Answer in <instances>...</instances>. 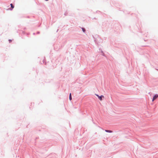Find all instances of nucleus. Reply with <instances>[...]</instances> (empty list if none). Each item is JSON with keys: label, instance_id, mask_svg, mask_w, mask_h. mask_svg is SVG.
Instances as JSON below:
<instances>
[{"label": "nucleus", "instance_id": "nucleus-1", "mask_svg": "<svg viewBox=\"0 0 158 158\" xmlns=\"http://www.w3.org/2000/svg\"><path fill=\"white\" fill-rule=\"evenodd\" d=\"M95 95L97 96L98 98L101 100L102 101V98H104V96L103 95H102L101 96H99L98 95L95 94Z\"/></svg>", "mask_w": 158, "mask_h": 158}, {"label": "nucleus", "instance_id": "nucleus-2", "mask_svg": "<svg viewBox=\"0 0 158 158\" xmlns=\"http://www.w3.org/2000/svg\"><path fill=\"white\" fill-rule=\"evenodd\" d=\"M158 97V95H155L153 97L152 101L153 102L154 100H155Z\"/></svg>", "mask_w": 158, "mask_h": 158}, {"label": "nucleus", "instance_id": "nucleus-4", "mask_svg": "<svg viewBox=\"0 0 158 158\" xmlns=\"http://www.w3.org/2000/svg\"><path fill=\"white\" fill-rule=\"evenodd\" d=\"M69 99L70 100H72V97H71V93L70 94H69Z\"/></svg>", "mask_w": 158, "mask_h": 158}, {"label": "nucleus", "instance_id": "nucleus-6", "mask_svg": "<svg viewBox=\"0 0 158 158\" xmlns=\"http://www.w3.org/2000/svg\"><path fill=\"white\" fill-rule=\"evenodd\" d=\"M82 30L84 32H85V29L84 28H82Z\"/></svg>", "mask_w": 158, "mask_h": 158}, {"label": "nucleus", "instance_id": "nucleus-5", "mask_svg": "<svg viewBox=\"0 0 158 158\" xmlns=\"http://www.w3.org/2000/svg\"><path fill=\"white\" fill-rule=\"evenodd\" d=\"M10 6H11V7L12 8H14V6H13L12 4H10Z\"/></svg>", "mask_w": 158, "mask_h": 158}, {"label": "nucleus", "instance_id": "nucleus-3", "mask_svg": "<svg viewBox=\"0 0 158 158\" xmlns=\"http://www.w3.org/2000/svg\"><path fill=\"white\" fill-rule=\"evenodd\" d=\"M105 131L107 132L111 133L112 132V131L109 130H105Z\"/></svg>", "mask_w": 158, "mask_h": 158}]
</instances>
